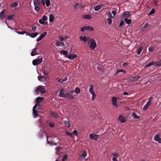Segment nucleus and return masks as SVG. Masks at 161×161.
I'll return each instance as SVG.
<instances>
[{"instance_id": "1", "label": "nucleus", "mask_w": 161, "mask_h": 161, "mask_svg": "<svg viewBox=\"0 0 161 161\" xmlns=\"http://www.w3.org/2000/svg\"><path fill=\"white\" fill-rule=\"evenodd\" d=\"M46 90L44 87L42 86H39L35 90V92L36 94H38L39 93L42 94L46 92Z\"/></svg>"}, {"instance_id": "2", "label": "nucleus", "mask_w": 161, "mask_h": 161, "mask_svg": "<svg viewBox=\"0 0 161 161\" xmlns=\"http://www.w3.org/2000/svg\"><path fill=\"white\" fill-rule=\"evenodd\" d=\"M40 109V104H36L33 108V113L35 118L37 117L38 114L37 113V111Z\"/></svg>"}, {"instance_id": "3", "label": "nucleus", "mask_w": 161, "mask_h": 161, "mask_svg": "<svg viewBox=\"0 0 161 161\" xmlns=\"http://www.w3.org/2000/svg\"><path fill=\"white\" fill-rule=\"evenodd\" d=\"M89 41H90V42H89V43H90L89 45V47L91 50H94L96 47V43L94 40L93 39L91 40L90 38V40Z\"/></svg>"}, {"instance_id": "4", "label": "nucleus", "mask_w": 161, "mask_h": 161, "mask_svg": "<svg viewBox=\"0 0 161 161\" xmlns=\"http://www.w3.org/2000/svg\"><path fill=\"white\" fill-rule=\"evenodd\" d=\"M74 90H71L69 91L66 94L65 97V98H67L69 99H74V97L72 94L74 93Z\"/></svg>"}, {"instance_id": "5", "label": "nucleus", "mask_w": 161, "mask_h": 161, "mask_svg": "<svg viewBox=\"0 0 161 161\" xmlns=\"http://www.w3.org/2000/svg\"><path fill=\"white\" fill-rule=\"evenodd\" d=\"M33 3L35 6V10H40V4L38 0H34Z\"/></svg>"}, {"instance_id": "6", "label": "nucleus", "mask_w": 161, "mask_h": 161, "mask_svg": "<svg viewBox=\"0 0 161 161\" xmlns=\"http://www.w3.org/2000/svg\"><path fill=\"white\" fill-rule=\"evenodd\" d=\"M86 30L90 31H92L94 30V29L92 27L87 26L82 27L80 30V31L83 32H84Z\"/></svg>"}, {"instance_id": "7", "label": "nucleus", "mask_w": 161, "mask_h": 161, "mask_svg": "<svg viewBox=\"0 0 161 161\" xmlns=\"http://www.w3.org/2000/svg\"><path fill=\"white\" fill-rule=\"evenodd\" d=\"M42 58H41L39 59H36L33 60L32 61L33 64L34 65H36L39 64L42 62Z\"/></svg>"}, {"instance_id": "8", "label": "nucleus", "mask_w": 161, "mask_h": 161, "mask_svg": "<svg viewBox=\"0 0 161 161\" xmlns=\"http://www.w3.org/2000/svg\"><path fill=\"white\" fill-rule=\"evenodd\" d=\"M65 90L64 88L61 89L59 92V94L58 95V96L60 97H64L65 98V97L66 94L65 93Z\"/></svg>"}, {"instance_id": "9", "label": "nucleus", "mask_w": 161, "mask_h": 161, "mask_svg": "<svg viewBox=\"0 0 161 161\" xmlns=\"http://www.w3.org/2000/svg\"><path fill=\"white\" fill-rule=\"evenodd\" d=\"M89 139L91 140H94L97 141L99 139V135L91 134L89 135Z\"/></svg>"}, {"instance_id": "10", "label": "nucleus", "mask_w": 161, "mask_h": 161, "mask_svg": "<svg viewBox=\"0 0 161 161\" xmlns=\"http://www.w3.org/2000/svg\"><path fill=\"white\" fill-rule=\"evenodd\" d=\"M47 19V16L45 15H44L43 16L42 18V19H40L39 20V22L42 24H47V22L45 23L43 22V21H46Z\"/></svg>"}, {"instance_id": "11", "label": "nucleus", "mask_w": 161, "mask_h": 161, "mask_svg": "<svg viewBox=\"0 0 161 161\" xmlns=\"http://www.w3.org/2000/svg\"><path fill=\"white\" fill-rule=\"evenodd\" d=\"M117 98L116 97H114L112 98V104L116 108L118 107V104L117 103Z\"/></svg>"}, {"instance_id": "12", "label": "nucleus", "mask_w": 161, "mask_h": 161, "mask_svg": "<svg viewBox=\"0 0 161 161\" xmlns=\"http://www.w3.org/2000/svg\"><path fill=\"white\" fill-rule=\"evenodd\" d=\"M131 15L130 13L128 11H125L123 13L121 16V18L123 19L124 18H127Z\"/></svg>"}, {"instance_id": "13", "label": "nucleus", "mask_w": 161, "mask_h": 161, "mask_svg": "<svg viewBox=\"0 0 161 161\" xmlns=\"http://www.w3.org/2000/svg\"><path fill=\"white\" fill-rule=\"evenodd\" d=\"M86 155L87 153L86 150H84L83 152L82 153L80 156L79 159L81 160H82L85 159Z\"/></svg>"}, {"instance_id": "14", "label": "nucleus", "mask_w": 161, "mask_h": 161, "mask_svg": "<svg viewBox=\"0 0 161 161\" xmlns=\"http://www.w3.org/2000/svg\"><path fill=\"white\" fill-rule=\"evenodd\" d=\"M43 6L46 4L47 7H48L50 5L49 0H41Z\"/></svg>"}, {"instance_id": "15", "label": "nucleus", "mask_w": 161, "mask_h": 161, "mask_svg": "<svg viewBox=\"0 0 161 161\" xmlns=\"http://www.w3.org/2000/svg\"><path fill=\"white\" fill-rule=\"evenodd\" d=\"M47 33V32H45L44 33L41 34L39 37L37 39L36 41L39 42L43 38H44L46 36Z\"/></svg>"}, {"instance_id": "16", "label": "nucleus", "mask_w": 161, "mask_h": 161, "mask_svg": "<svg viewBox=\"0 0 161 161\" xmlns=\"http://www.w3.org/2000/svg\"><path fill=\"white\" fill-rule=\"evenodd\" d=\"M77 57V55L76 54H69L68 55L67 58L73 60Z\"/></svg>"}, {"instance_id": "17", "label": "nucleus", "mask_w": 161, "mask_h": 161, "mask_svg": "<svg viewBox=\"0 0 161 161\" xmlns=\"http://www.w3.org/2000/svg\"><path fill=\"white\" fill-rule=\"evenodd\" d=\"M160 135L158 134H157L154 137V140L158 142L159 143H161V138L159 137Z\"/></svg>"}, {"instance_id": "18", "label": "nucleus", "mask_w": 161, "mask_h": 161, "mask_svg": "<svg viewBox=\"0 0 161 161\" xmlns=\"http://www.w3.org/2000/svg\"><path fill=\"white\" fill-rule=\"evenodd\" d=\"M118 120L122 123H124L126 121V119L122 115H120L119 116Z\"/></svg>"}, {"instance_id": "19", "label": "nucleus", "mask_w": 161, "mask_h": 161, "mask_svg": "<svg viewBox=\"0 0 161 161\" xmlns=\"http://www.w3.org/2000/svg\"><path fill=\"white\" fill-rule=\"evenodd\" d=\"M140 76L135 77H131L129 78V80L131 82L137 80L138 79H140Z\"/></svg>"}, {"instance_id": "20", "label": "nucleus", "mask_w": 161, "mask_h": 161, "mask_svg": "<svg viewBox=\"0 0 161 161\" xmlns=\"http://www.w3.org/2000/svg\"><path fill=\"white\" fill-rule=\"evenodd\" d=\"M43 99L44 98L43 97H37L36 99V104H40L39 103L42 102L43 101Z\"/></svg>"}, {"instance_id": "21", "label": "nucleus", "mask_w": 161, "mask_h": 161, "mask_svg": "<svg viewBox=\"0 0 161 161\" xmlns=\"http://www.w3.org/2000/svg\"><path fill=\"white\" fill-rule=\"evenodd\" d=\"M80 39L81 41H83L84 42H86L90 40V39L89 37H86L85 36L82 37V36L80 37Z\"/></svg>"}, {"instance_id": "22", "label": "nucleus", "mask_w": 161, "mask_h": 161, "mask_svg": "<svg viewBox=\"0 0 161 161\" xmlns=\"http://www.w3.org/2000/svg\"><path fill=\"white\" fill-rule=\"evenodd\" d=\"M15 31L17 33H18L19 34H20V35H23L24 34H26V35L27 36H28L29 35V33L25 31H18V30L17 29Z\"/></svg>"}, {"instance_id": "23", "label": "nucleus", "mask_w": 161, "mask_h": 161, "mask_svg": "<svg viewBox=\"0 0 161 161\" xmlns=\"http://www.w3.org/2000/svg\"><path fill=\"white\" fill-rule=\"evenodd\" d=\"M5 11H2L0 13V20L3 19L6 16L5 14Z\"/></svg>"}, {"instance_id": "24", "label": "nucleus", "mask_w": 161, "mask_h": 161, "mask_svg": "<svg viewBox=\"0 0 161 161\" xmlns=\"http://www.w3.org/2000/svg\"><path fill=\"white\" fill-rule=\"evenodd\" d=\"M82 17L84 19H90L92 18V17L90 15L85 14L82 16Z\"/></svg>"}, {"instance_id": "25", "label": "nucleus", "mask_w": 161, "mask_h": 161, "mask_svg": "<svg viewBox=\"0 0 161 161\" xmlns=\"http://www.w3.org/2000/svg\"><path fill=\"white\" fill-rule=\"evenodd\" d=\"M60 53L61 54H62L64 55L65 57L67 58L68 56V52L66 50H62L60 52Z\"/></svg>"}, {"instance_id": "26", "label": "nucleus", "mask_w": 161, "mask_h": 161, "mask_svg": "<svg viewBox=\"0 0 161 161\" xmlns=\"http://www.w3.org/2000/svg\"><path fill=\"white\" fill-rule=\"evenodd\" d=\"M15 16V15L14 14H11L7 16V19L8 20H11Z\"/></svg>"}, {"instance_id": "27", "label": "nucleus", "mask_w": 161, "mask_h": 161, "mask_svg": "<svg viewBox=\"0 0 161 161\" xmlns=\"http://www.w3.org/2000/svg\"><path fill=\"white\" fill-rule=\"evenodd\" d=\"M155 62L153 61L152 62H150L149 64H148L147 65H146L145 67L146 68H148L150 67L152 65H155Z\"/></svg>"}, {"instance_id": "28", "label": "nucleus", "mask_w": 161, "mask_h": 161, "mask_svg": "<svg viewBox=\"0 0 161 161\" xmlns=\"http://www.w3.org/2000/svg\"><path fill=\"white\" fill-rule=\"evenodd\" d=\"M49 72V70L47 68H45L43 70V74L45 76H47L48 73Z\"/></svg>"}, {"instance_id": "29", "label": "nucleus", "mask_w": 161, "mask_h": 161, "mask_svg": "<svg viewBox=\"0 0 161 161\" xmlns=\"http://www.w3.org/2000/svg\"><path fill=\"white\" fill-rule=\"evenodd\" d=\"M73 9H80L79 7V3H76L73 6Z\"/></svg>"}, {"instance_id": "30", "label": "nucleus", "mask_w": 161, "mask_h": 161, "mask_svg": "<svg viewBox=\"0 0 161 161\" xmlns=\"http://www.w3.org/2000/svg\"><path fill=\"white\" fill-rule=\"evenodd\" d=\"M54 17V15L52 14H50L49 15V20L50 22H52L53 21Z\"/></svg>"}, {"instance_id": "31", "label": "nucleus", "mask_w": 161, "mask_h": 161, "mask_svg": "<svg viewBox=\"0 0 161 161\" xmlns=\"http://www.w3.org/2000/svg\"><path fill=\"white\" fill-rule=\"evenodd\" d=\"M36 48H34L32 50V52L31 53V56H34L35 55L38 54V53H36Z\"/></svg>"}, {"instance_id": "32", "label": "nucleus", "mask_w": 161, "mask_h": 161, "mask_svg": "<svg viewBox=\"0 0 161 161\" xmlns=\"http://www.w3.org/2000/svg\"><path fill=\"white\" fill-rule=\"evenodd\" d=\"M92 95V101H93L95 98L96 97V95L94 92V91L91 92H90Z\"/></svg>"}, {"instance_id": "33", "label": "nucleus", "mask_w": 161, "mask_h": 161, "mask_svg": "<svg viewBox=\"0 0 161 161\" xmlns=\"http://www.w3.org/2000/svg\"><path fill=\"white\" fill-rule=\"evenodd\" d=\"M38 35V33L37 32L35 33H32L31 34H29L28 35L32 38H34Z\"/></svg>"}, {"instance_id": "34", "label": "nucleus", "mask_w": 161, "mask_h": 161, "mask_svg": "<svg viewBox=\"0 0 161 161\" xmlns=\"http://www.w3.org/2000/svg\"><path fill=\"white\" fill-rule=\"evenodd\" d=\"M155 66H161V59H160L158 62H155Z\"/></svg>"}, {"instance_id": "35", "label": "nucleus", "mask_w": 161, "mask_h": 161, "mask_svg": "<svg viewBox=\"0 0 161 161\" xmlns=\"http://www.w3.org/2000/svg\"><path fill=\"white\" fill-rule=\"evenodd\" d=\"M51 115L55 118H57L58 117V114L56 112H51Z\"/></svg>"}, {"instance_id": "36", "label": "nucleus", "mask_w": 161, "mask_h": 161, "mask_svg": "<svg viewBox=\"0 0 161 161\" xmlns=\"http://www.w3.org/2000/svg\"><path fill=\"white\" fill-rule=\"evenodd\" d=\"M103 6V5L101 4H99L98 5L96 6L94 8L95 10H99Z\"/></svg>"}, {"instance_id": "37", "label": "nucleus", "mask_w": 161, "mask_h": 161, "mask_svg": "<svg viewBox=\"0 0 161 161\" xmlns=\"http://www.w3.org/2000/svg\"><path fill=\"white\" fill-rule=\"evenodd\" d=\"M153 99V98L151 97H150L149 98L148 100L147 103V105H150L151 102H152V100Z\"/></svg>"}, {"instance_id": "38", "label": "nucleus", "mask_w": 161, "mask_h": 161, "mask_svg": "<svg viewBox=\"0 0 161 161\" xmlns=\"http://www.w3.org/2000/svg\"><path fill=\"white\" fill-rule=\"evenodd\" d=\"M124 20H125V22L127 24H130L131 22V20L130 19H128L127 18H125L124 19Z\"/></svg>"}, {"instance_id": "39", "label": "nucleus", "mask_w": 161, "mask_h": 161, "mask_svg": "<svg viewBox=\"0 0 161 161\" xmlns=\"http://www.w3.org/2000/svg\"><path fill=\"white\" fill-rule=\"evenodd\" d=\"M112 155L113 156V158H117L119 156V154L116 153H112Z\"/></svg>"}, {"instance_id": "40", "label": "nucleus", "mask_w": 161, "mask_h": 161, "mask_svg": "<svg viewBox=\"0 0 161 161\" xmlns=\"http://www.w3.org/2000/svg\"><path fill=\"white\" fill-rule=\"evenodd\" d=\"M142 47H139V48L138 49L137 51V53L138 55H140V54L141 53L142 51Z\"/></svg>"}, {"instance_id": "41", "label": "nucleus", "mask_w": 161, "mask_h": 161, "mask_svg": "<svg viewBox=\"0 0 161 161\" xmlns=\"http://www.w3.org/2000/svg\"><path fill=\"white\" fill-rule=\"evenodd\" d=\"M75 91L76 94H78L80 92V90L79 88L76 87L75 89Z\"/></svg>"}, {"instance_id": "42", "label": "nucleus", "mask_w": 161, "mask_h": 161, "mask_svg": "<svg viewBox=\"0 0 161 161\" xmlns=\"http://www.w3.org/2000/svg\"><path fill=\"white\" fill-rule=\"evenodd\" d=\"M18 5V3L17 2H15V3H13L11 5V7L12 8H14V7H16Z\"/></svg>"}, {"instance_id": "43", "label": "nucleus", "mask_w": 161, "mask_h": 161, "mask_svg": "<svg viewBox=\"0 0 161 161\" xmlns=\"http://www.w3.org/2000/svg\"><path fill=\"white\" fill-rule=\"evenodd\" d=\"M133 116L134 118L135 119H138L140 118L139 117L136 115V113H133Z\"/></svg>"}, {"instance_id": "44", "label": "nucleus", "mask_w": 161, "mask_h": 161, "mask_svg": "<svg viewBox=\"0 0 161 161\" xmlns=\"http://www.w3.org/2000/svg\"><path fill=\"white\" fill-rule=\"evenodd\" d=\"M149 25V24L147 23H146L145 24V25L143 26L142 27V29L143 30H145L147 28V27Z\"/></svg>"}, {"instance_id": "45", "label": "nucleus", "mask_w": 161, "mask_h": 161, "mask_svg": "<svg viewBox=\"0 0 161 161\" xmlns=\"http://www.w3.org/2000/svg\"><path fill=\"white\" fill-rule=\"evenodd\" d=\"M121 72H123L124 74L125 73V71L123 69L118 70L116 71L115 75H117L118 73Z\"/></svg>"}, {"instance_id": "46", "label": "nucleus", "mask_w": 161, "mask_h": 161, "mask_svg": "<svg viewBox=\"0 0 161 161\" xmlns=\"http://www.w3.org/2000/svg\"><path fill=\"white\" fill-rule=\"evenodd\" d=\"M94 87L92 85H90V88L89 89V92H92L94 91L93 90Z\"/></svg>"}, {"instance_id": "47", "label": "nucleus", "mask_w": 161, "mask_h": 161, "mask_svg": "<svg viewBox=\"0 0 161 161\" xmlns=\"http://www.w3.org/2000/svg\"><path fill=\"white\" fill-rule=\"evenodd\" d=\"M119 9V10H124V8L122 7H119V6H117L116 8L115 9V10H118V9Z\"/></svg>"}, {"instance_id": "48", "label": "nucleus", "mask_w": 161, "mask_h": 161, "mask_svg": "<svg viewBox=\"0 0 161 161\" xmlns=\"http://www.w3.org/2000/svg\"><path fill=\"white\" fill-rule=\"evenodd\" d=\"M68 156L67 154H65L63 156L62 161H65L68 158Z\"/></svg>"}, {"instance_id": "49", "label": "nucleus", "mask_w": 161, "mask_h": 161, "mask_svg": "<svg viewBox=\"0 0 161 161\" xmlns=\"http://www.w3.org/2000/svg\"><path fill=\"white\" fill-rule=\"evenodd\" d=\"M149 106H150L149 105H147V104H146L145 105V106L143 107V110H146L148 108Z\"/></svg>"}, {"instance_id": "50", "label": "nucleus", "mask_w": 161, "mask_h": 161, "mask_svg": "<svg viewBox=\"0 0 161 161\" xmlns=\"http://www.w3.org/2000/svg\"><path fill=\"white\" fill-rule=\"evenodd\" d=\"M107 16L108 18L109 19H111L112 18H113L114 17L110 13H108L107 14Z\"/></svg>"}, {"instance_id": "51", "label": "nucleus", "mask_w": 161, "mask_h": 161, "mask_svg": "<svg viewBox=\"0 0 161 161\" xmlns=\"http://www.w3.org/2000/svg\"><path fill=\"white\" fill-rule=\"evenodd\" d=\"M79 7L80 9H82L84 8V5L83 4L79 3Z\"/></svg>"}, {"instance_id": "52", "label": "nucleus", "mask_w": 161, "mask_h": 161, "mask_svg": "<svg viewBox=\"0 0 161 161\" xmlns=\"http://www.w3.org/2000/svg\"><path fill=\"white\" fill-rule=\"evenodd\" d=\"M65 133H66V135H67L71 137H73L72 134L71 132L66 131L65 132Z\"/></svg>"}, {"instance_id": "53", "label": "nucleus", "mask_w": 161, "mask_h": 161, "mask_svg": "<svg viewBox=\"0 0 161 161\" xmlns=\"http://www.w3.org/2000/svg\"><path fill=\"white\" fill-rule=\"evenodd\" d=\"M73 134L76 136H78L77 131L76 130H74L73 131Z\"/></svg>"}, {"instance_id": "54", "label": "nucleus", "mask_w": 161, "mask_h": 161, "mask_svg": "<svg viewBox=\"0 0 161 161\" xmlns=\"http://www.w3.org/2000/svg\"><path fill=\"white\" fill-rule=\"evenodd\" d=\"M107 20L108 21V23L109 25H111L112 23V20L111 19L108 18L107 19Z\"/></svg>"}, {"instance_id": "55", "label": "nucleus", "mask_w": 161, "mask_h": 161, "mask_svg": "<svg viewBox=\"0 0 161 161\" xmlns=\"http://www.w3.org/2000/svg\"><path fill=\"white\" fill-rule=\"evenodd\" d=\"M148 51L149 52H153L154 50V48L153 47H150L148 48Z\"/></svg>"}, {"instance_id": "56", "label": "nucleus", "mask_w": 161, "mask_h": 161, "mask_svg": "<svg viewBox=\"0 0 161 161\" xmlns=\"http://www.w3.org/2000/svg\"><path fill=\"white\" fill-rule=\"evenodd\" d=\"M48 124L49 126L51 127H53L54 126V124L53 123H49Z\"/></svg>"}, {"instance_id": "57", "label": "nucleus", "mask_w": 161, "mask_h": 161, "mask_svg": "<svg viewBox=\"0 0 161 161\" xmlns=\"http://www.w3.org/2000/svg\"><path fill=\"white\" fill-rule=\"evenodd\" d=\"M155 13V11H151L150 13L148 14V15H150L151 14H154Z\"/></svg>"}, {"instance_id": "58", "label": "nucleus", "mask_w": 161, "mask_h": 161, "mask_svg": "<svg viewBox=\"0 0 161 161\" xmlns=\"http://www.w3.org/2000/svg\"><path fill=\"white\" fill-rule=\"evenodd\" d=\"M38 79L40 80H41V79H42V78H43V79H44V80L45 79V78L43 76H38Z\"/></svg>"}, {"instance_id": "59", "label": "nucleus", "mask_w": 161, "mask_h": 161, "mask_svg": "<svg viewBox=\"0 0 161 161\" xmlns=\"http://www.w3.org/2000/svg\"><path fill=\"white\" fill-rule=\"evenodd\" d=\"M32 29L33 31H35L36 29V26H33L32 27Z\"/></svg>"}, {"instance_id": "60", "label": "nucleus", "mask_w": 161, "mask_h": 161, "mask_svg": "<svg viewBox=\"0 0 161 161\" xmlns=\"http://www.w3.org/2000/svg\"><path fill=\"white\" fill-rule=\"evenodd\" d=\"M97 69L99 70L100 71H103V69L101 67H98L97 68Z\"/></svg>"}, {"instance_id": "61", "label": "nucleus", "mask_w": 161, "mask_h": 161, "mask_svg": "<svg viewBox=\"0 0 161 161\" xmlns=\"http://www.w3.org/2000/svg\"><path fill=\"white\" fill-rule=\"evenodd\" d=\"M57 80H58V82H60L61 83L63 82L64 81V80H63L62 81H61V79L59 78H58L57 79Z\"/></svg>"}, {"instance_id": "62", "label": "nucleus", "mask_w": 161, "mask_h": 161, "mask_svg": "<svg viewBox=\"0 0 161 161\" xmlns=\"http://www.w3.org/2000/svg\"><path fill=\"white\" fill-rule=\"evenodd\" d=\"M124 21H123V20L121 21L119 24V26H122L124 24Z\"/></svg>"}, {"instance_id": "63", "label": "nucleus", "mask_w": 161, "mask_h": 161, "mask_svg": "<svg viewBox=\"0 0 161 161\" xmlns=\"http://www.w3.org/2000/svg\"><path fill=\"white\" fill-rule=\"evenodd\" d=\"M111 13L113 14V16L114 17L116 14V11H112Z\"/></svg>"}, {"instance_id": "64", "label": "nucleus", "mask_w": 161, "mask_h": 161, "mask_svg": "<svg viewBox=\"0 0 161 161\" xmlns=\"http://www.w3.org/2000/svg\"><path fill=\"white\" fill-rule=\"evenodd\" d=\"M56 45L57 46H61V45H60V43H59L58 42H57L56 44Z\"/></svg>"}]
</instances>
